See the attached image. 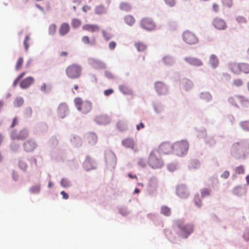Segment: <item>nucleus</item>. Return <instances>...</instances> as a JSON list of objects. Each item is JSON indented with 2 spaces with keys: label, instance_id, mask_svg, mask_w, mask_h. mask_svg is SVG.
Returning a JSON list of instances; mask_svg holds the SVG:
<instances>
[{
  "label": "nucleus",
  "instance_id": "1",
  "mask_svg": "<svg viewBox=\"0 0 249 249\" xmlns=\"http://www.w3.org/2000/svg\"><path fill=\"white\" fill-rule=\"evenodd\" d=\"M74 103L77 109L83 114H87L92 109V103L90 101L77 97L74 100Z\"/></svg>",
  "mask_w": 249,
  "mask_h": 249
},
{
  "label": "nucleus",
  "instance_id": "2",
  "mask_svg": "<svg viewBox=\"0 0 249 249\" xmlns=\"http://www.w3.org/2000/svg\"><path fill=\"white\" fill-rule=\"evenodd\" d=\"M82 71V67L80 65L73 64L67 67L66 74L70 79H77L81 76Z\"/></svg>",
  "mask_w": 249,
  "mask_h": 249
},
{
  "label": "nucleus",
  "instance_id": "3",
  "mask_svg": "<svg viewBox=\"0 0 249 249\" xmlns=\"http://www.w3.org/2000/svg\"><path fill=\"white\" fill-rule=\"evenodd\" d=\"M176 225L181 235L184 238H187L193 232L194 226L192 224H185L182 221H178L176 222Z\"/></svg>",
  "mask_w": 249,
  "mask_h": 249
},
{
  "label": "nucleus",
  "instance_id": "4",
  "mask_svg": "<svg viewBox=\"0 0 249 249\" xmlns=\"http://www.w3.org/2000/svg\"><path fill=\"white\" fill-rule=\"evenodd\" d=\"M229 103L232 105L239 107V105L244 107H249V100L242 96H234L229 98Z\"/></svg>",
  "mask_w": 249,
  "mask_h": 249
},
{
  "label": "nucleus",
  "instance_id": "5",
  "mask_svg": "<svg viewBox=\"0 0 249 249\" xmlns=\"http://www.w3.org/2000/svg\"><path fill=\"white\" fill-rule=\"evenodd\" d=\"M173 147L174 151L178 152L177 154H185L188 150L189 144L187 141L181 140L173 144Z\"/></svg>",
  "mask_w": 249,
  "mask_h": 249
},
{
  "label": "nucleus",
  "instance_id": "6",
  "mask_svg": "<svg viewBox=\"0 0 249 249\" xmlns=\"http://www.w3.org/2000/svg\"><path fill=\"white\" fill-rule=\"evenodd\" d=\"M182 38L185 43L189 45H194L198 42V39L196 35L189 31H185L182 34Z\"/></svg>",
  "mask_w": 249,
  "mask_h": 249
},
{
  "label": "nucleus",
  "instance_id": "7",
  "mask_svg": "<svg viewBox=\"0 0 249 249\" xmlns=\"http://www.w3.org/2000/svg\"><path fill=\"white\" fill-rule=\"evenodd\" d=\"M29 136V131L26 128H23L19 132L13 130L10 134V137L13 140H24Z\"/></svg>",
  "mask_w": 249,
  "mask_h": 249
},
{
  "label": "nucleus",
  "instance_id": "8",
  "mask_svg": "<svg viewBox=\"0 0 249 249\" xmlns=\"http://www.w3.org/2000/svg\"><path fill=\"white\" fill-rule=\"evenodd\" d=\"M141 27L148 31H151L155 29L156 24L150 18H145L141 21Z\"/></svg>",
  "mask_w": 249,
  "mask_h": 249
},
{
  "label": "nucleus",
  "instance_id": "9",
  "mask_svg": "<svg viewBox=\"0 0 249 249\" xmlns=\"http://www.w3.org/2000/svg\"><path fill=\"white\" fill-rule=\"evenodd\" d=\"M158 150L160 154H169L174 151L173 144H171L168 142H162L160 145Z\"/></svg>",
  "mask_w": 249,
  "mask_h": 249
},
{
  "label": "nucleus",
  "instance_id": "10",
  "mask_svg": "<svg viewBox=\"0 0 249 249\" xmlns=\"http://www.w3.org/2000/svg\"><path fill=\"white\" fill-rule=\"evenodd\" d=\"M89 64L96 69H105L106 65L103 62L94 58H90L89 60Z\"/></svg>",
  "mask_w": 249,
  "mask_h": 249
},
{
  "label": "nucleus",
  "instance_id": "11",
  "mask_svg": "<svg viewBox=\"0 0 249 249\" xmlns=\"http://www.w3.org/2000/svg\"><path fill=\"white\" fill-rule=\"evenodd\" d=\"M156 91L159 95H165L168 92L166 85L161 82H157L155 84Z\"/></svg>",
  "mask_w": 249,
  "mask_h": 249
},
{
  "label": "nucleus",
  "instance_id": "12",
  "mask_svg": "<svg viewBox=\"0 0 249 249\" xmlns=\"http://www.w3.org/2000/svg\"><path fill=\"white\" fill-rule=\"evenodd\" d=\"M149 164L153 168H160L162 165V161L157 157H150L149 159Z\"/></svg>",
  "mask_w": 249,
  "mask_h": 249
},
{
  "label": "nucleus",
  "instance_id": "13",
  "mask_svg": "<svg viewBox=\"0 0 249 249\" xmlns=\"http://www.w3.org/2000/svg\"><path fill=\"white\" fill-rule=\"evenodd\" d=\"M122 144L126 148H130L136 150V144L134 140L132 138H127L124 139L122 142Z\"/></svg>",
  "mask_w": 249,
  "mask_h": 249
},
{
  "label": "nucleus",
  "instance_id": "14",
  "mask_svg": "<svg viewBox=\"0 0 249 249\" xmlns=\"http://www.w3.org/2000/svg\"><path fill=\"white\" fill-rule=\"evenodd\" d=\"M85 140L89 144L92 145L96 143L98 138L95 133L89 132L86 135Z\"/></svg>",
  "mask_w": 249,
  "mask_h": 249
},
{
  "label": "nucleus",
  "instance_id": "15",
  "mask_svg": "<svg viewBox=\"0 0 249 249\" xmlns=\"http://www.w3.org/2000/svg\"><path fill=\"white\" fill-rule=\"evenodd\" d=\"M70 26L68 23H62L59 28V34L61 36H64L70 31Z\"/></svg>",
  "mask_w": 249,
  "mask_h": 249
},
{
  "label": "nucleus",
  "instance_id": "16",
  "mask_svg": "<svg viewBox=\"0 0 249 249\" xmlns=\"http://www.w3.org/2000/svg\"><path fill=\"white\" fill-rule=\"evenodd\" d=\"M68 111V107L66 104L61 103L58 108V113L61 118H63L67 115Z\"/></svg>",
  "mask_w": 249,
  "mask_h": 249
},
{
  "label": "nucleus",
  "instance_id": "17",
  "mask_svg": "<svg viewBox=\"0 0 249 249\" xmlns=\"http://www.w3.org/2000/svg\"><path fill=\"white\" fill-rule=\"evenodd\" d=\"M36 144L32 140H29L24 143L23 147L24 150L27 152H32L36 148Z\"/></svg>",
  "mask_w": 249,
  "mask_h": 249
},
{
  "label": "nucleus",
  "instance_id": "18",
  "mask_svg": "<svg viewBox=\"0 0 249 249\" xmlns=\"http://www.w3.org/2000/svg\"><path fill=\"white\" fill-rule=\"evenodd\" d=\"M213 25L218 30H223L226 27V24L224 20L219 18H215L213 21Z\"/></svg>",
  "mask_w": 249,
  "mask_h": 249
},
{
  "label": "nucleus",
  "instance_id": "19",
  "mask_svg": "<svg viewBox=\"0 0 249 249\" xmlns=\"http://www.w3.org/2000/svg\"><path fill=\"white\" fill-rule=\"evenodd\" d=\"M82 29L84 31L94 33L99 31L100 27L97 25L87 24L84 25L82 27Z\"/></svg>",
  "mask_w": 249,
  "mask_h": 249
},
{
  "label": "nucleus",
  "instance_id": "20",
  "mask_svg": "<svg viewBox=\"0 0 249 249\" xmlns=\"http://www.w3.org/2000/svg\"><path fill=\"white\" fill-rule=\"evenodd\" d=\"M177 194L181 198H186L189 195L186 187L182 185L178 186L177 187Z\"/></svg>",
  "mask_w": 249,
  "mask_h": 249
},
{
  "label": "nucleus",
  "instance_id": "21",
  "mask_svg": "<svg viewBox=\"0 0 249 249\" xmlns=\"http://www.w3.org/2000/svg\"><path fill=\"white\" fill-rule=\"evenodd\" d=\"M34 81V79L33 77H28L20 82V87L22 89L28 88L33 83Z\"/></svg>",
  "mask_w": 249,
  "mask_h": 249
},
{
  "label": "nucleus",
  "instance_id": "22",
  "mask_svg": "<svg viewBox=\"0 0 249 249\" xmlns=\"http://www.w3.org/2000/svg\"><path fill=\"white\" fill-rule=\"evenodd\" d=\"M185 60L190 64L196 66H201L203 64L200 59L195 57H188L185 58Z\"/></svg>",
  "mask_w": 249,
  "mask_h": 249
},
{
  "label": "nucleus",
  "instance_id": "23",
  "mask_svg": "<svg viewBox=\"0 0 249 249\" xmlns=\"http://www.w3.org/2000/svg\"><path fill=\"white\" fill-rule=\"evenodd\" d=\"M241 63H231L230 64V70L235 74L241 73Z\"/></svg>",
  "mask_w": 249,
  "mask_h": 249
},
{
  "label": "nucleus",
  "instance_id": "24",
  "mask_svg": "<svg viewBox=\"0 0 249 249\" xmlns=\"http://www.w3.org/2000/svg\"><path fill=\"white\" fill-rule=\"evenodd\" d=\"M82 41L85 44H89L90 46L96 45V41L95 37H93L91 40L88 36H84L81 38Z\"/></svg>",
  "mask_w": 249,
  "mask_h": 249
},
{
  "label": "nucleus",
  "instance_id": "25",
  "mask_svg": "<svg viewBox=\"0 0 249 249\" xmlns=\"http://www.w3.org/2000/svg\"><path fill=\"white\" fill-rule=\"evenodd\" d=\"M71 144L75 147H78L82 145V141L81 139L77 136H72L71 138Z\"/></svg>",
  "mask_w": 249,
  "mask_h": 249
},
{
  "label": "nucleus",
  "instance_id": "26",
  "mask_svg": "<svg viewBox=\"0 0 249 249\" xmlns=\"http://www.w3.org/2000/svg\"><path fill=\"white\" fill-rule=\"evenodd\" d=\"M119 88L120 90L124 94H131L132 93L131 89L126 85H120Z\"/></svg>",
  "mask_w": 249,
  "mask_h": 249
},
{
  "label": "nucleus",
  "instance_id": "27",
  "mask_svg": "<svg viewBox=\"0 0 249 249\" xmlns=\"http://www.w3.org/2000/svg\"><path fill=\"white\" fill-rule=\"evenodd\" d=\"M119 7L121 10L125 12H128L130 11L131 9V5L129 3L126 2H121L120 4Z\"/></svg>",
  "mask_w": 249,
  "mask_h": 249
},
{
  "label": "nucleus",
  "instance_id": "28",
  "mask_svg": "<svg viewBox=\"0 0 249 249\" xmlns=\"http://www.w3.org/2000/svg\"><path fill=\"white\" fill-rule=\"evenodd\" d=\"M210 63L213 68H215L218 65L219 61L215 55L212 54L210 58Z\"/></svg>",
  "mask_w": 249,
  "mask_h": 249
},
{
  "label": "nucleus",
  "instance_id": "29",
  "mask_svg": "<svg viewBox=\"0 0 249 249\" xmlns=\"http://www.w3.org/2000/svg\"><path fill=\"white\" fill-rule=\"evenodd\" d=\"M125 22L129 26H132L135 22V20L133 16L131 15L126 16L124 18Z\"/></svg>",
  "mask_w": 249,
  "mask_h": 249
},
{
  "label": "nucleus",
  "instance_id": "30",
  "mask_svg": "<svg viewBox=\"0 0 249 249\" xmlns=\"http://www.w3.org/2000/svg\"><path fill=\"white\" fill-rule=\"evenodd\" d=\"M161 213L165 216H168L171 214V210L170 208L166 206L161 207Z\"/></svg>",
  "mask_w": 249,
  "mask_h": 249
},
{
  "label": "nucleus",
  "instance_id": "31",
  "mask_svg": "<svg viewBox=\"0 0 249 249\" xmlns=\"http://www.w3.org/2000/svg\"><path fill=\"white\" fill-rule=\"evenodd\" d=\"M135 46L139 52L144 51L146 49V46L142 42H138L135 44Z\"/></svg>",
  "mask_w": 249,
  "mask_h": 249
},
{
  "label": "nucleus",
  "instance_id": "32",
  "mask_svg": "<svg viewBox=\"0 0 249 249\" xmlns=\"http://www.w3.org/2000/svg\"><path fill=\"white\" fill-rule=\"evenodd\" d=\"M95 11L96 14L99 15L104 14L106 13V8L102 5L96 7Z\"/></svg>",
  "mask_w": 249,
  "mask_h": 249
},
{
  "label": "nucleus",
  "instance_id": "33",
  "mask_svg": "<svg viewBox=\"0 0 249 249\" xmlns=\"http://www.w3.org/2000/svg\"><path fill=\"white\" fill-rule=\"evenodd\" d=\"M211 95L207 92H202L200 94V98L206 101H209L212 99Z\"/></svg>",
  "mask_w": 249,
  "mask_h": 249
},
{
  "label": "nucleus",
  "instance_id": "34",
  "mask_svg": "<svg viewBox=\"0 0 249 249\" xmlns=\"http://www.w3.org/2000/svg\"><path fill=\"white\" fill-rule=\"evenodd\" d=\"M241 72H243L245 73H249V64L247 63H241Z\"/></svg>",
  "mask_w": 249,
  "mask_h": 249
},
{
  "label": "nucleus",
  "instance_id": "35",
  "mask_svg": "<svg viewBox=\"0 0 249 249\" xmlns=\"http://www.w3.org/2000/svg\"><path fill=\"white\" fill-rule=\"evenodd\" d=\"M81 24V21L78 18H73L71 20L72 26L74 28L79 27Z\"/></svg>",
  "mask_w": 249,
  "mask_h": 249
},
{
  "label": "nucleus",
  "instance_id": "36",
  "mask_svg": "<svg viewBox=\"0 0 249 249\" xmlns=\"http://www.w3.org/2000/svg\"><path fill=\"white\" fill-rule=\"evenodd\" d=\"M29 40H30V36L29 35H27L25 36L24 42H23V45L25 48V50L26 51H28L29 46Z\"/></svg>",
  "mask_w": 249,
  "mask_h": 249
},
{
  "label": "nucleus",
  "instance_id": "37",
  "mask_svg": "<svg viewBox=\"0 0 249 249\" xmlns=\"http://www.w3.org/2000/svg\"><path fill=\"white\" fill-rule=\"evenodd\" d=\"M211 195L210 189L207 188H204L201 190V196L203 198L206 196H209Z\"/></svg>",
  "mask_w": 249,
  "mask_h": 249
},
{
  "label": "nucleus",
  "instance_id": "38",
  "mask_svg": "<svg viewBox=\"0 0 249 249\" xmlns=\"http://www.w3.org/2000/svg\"><path fill=\"white\" fill-rule=\"evenodd\" d=\"M23 99L22 98H17L14 101V105L16 107H20L23 105Z\"/></svg>",
  "mask_w": 249,
  "mask_h": 249
},
{
  "label": "nucleus",
  "instance_id": "39",
  "mask_svg": "<svg viewBox=\"0 0 249 249\" xmlns=\"http://www.w3.org/2000/svg\"><path fill=\"white\" fill-rule=\"evenodd\" d=\"M23 58L19 57L17 62L16 67H15L16 69L17 70H19L20 69V68L21 67V66L23 64Z\"/></svg>",
  "mask_w": 249,
  "mask_h": 249
},
{
  "label": "nucleus",
  "instance_id": "40",
  "mask_svg": "<svg viewBox=\"0 0 249 249\" xmlns=\"http://www.w3.org/2000/svg\"><path fill=\"white\" fill-rule=\"evenodd\" d=\"M60 184L64 188L68 187L71 185L70 181L66 178L62 179L60 182Z\"/></svg>",
  "mask_w": 249,
  "mask_h": 249
},
{
  "label": "nucleus",
  "instance_id": "41",
  "mask_svg": "<svg viewBox=\"0 0 249 249\" xmlns=\"http://www.w3.org/2000/svg\"><path fill=\"white\" fill-rule=\"evenodd\" d=\"M56 31V26L54 24L50 25L49 28V34L51 35H54Z\"/></svg>",
  "mask_w": 249,
  "mask_h": 249
},
{
  "label": "nucleus",
  "instance_id": "42",
  "mask_svg": "<svg viewBox=\"0 0 249 249\" xmlns=\"http://www.w3.org/2000/svg\"><path fill=\"white\" fill-rule=\"evenodd\" d=\"M241 125L244 130L249 131V121H244L242 122Z\"/></svg>",
  "mask_w": 249,
  "mask_h": 249
},
{
  "label": "nucleus",
  "instance_id": "43",
  "mask_svg": "<svg viewBox=\"0 0 249 249\" xmlns=\"http://www.w3.org/2000/svg\"><path fill=\"white\" fill-rule=\"evenodd\" d=\"M194 201L197 207H200L202 205L201 200L200 199L198 196H195L194 198Z\"/></svg>",
  "mask_w": 249,
  "mask_h": 249
},
{
  "label": "nucleus",
  "instance_id": "44",
  "mask_svg": "<svg viewBox=\"0 0 249 249\" xmlns=\"http://www.w3.org/2000/svg\"><path fill=\"white\" fill-rule=\"evenodd\" d=\"M40 190V188L39 186H35L31 188L30 191L32 193H38Z\"/></svg>",
  "mask_w": 249,
  "mask_h": 249
},
{
  "label": "nucleus",
  "instance_id": "45",
  "mask_svg": "<svg viewBox=\"0 0 249 249\" xmlns=\"http://www.w3.org/2000/svg\"><path fill=\"white\" fill-rule=\"evenodd\" d=\"M163 60L166 64H171L173 62L172 58L170 56H165L163 58Z\"/></svg>",
  "mask_w": 249,
  "mask_h": 249
},
{
  "label": "nucleus",
  "instance_id": "46",
  "mask_svg": "<svg viewBox=\"0 0 249 249\" xmlns=\"http://www.w3.org/2000/svg\"><path fill=\"white\" fill-rule=\"evenodd\" d=\"M103 35L104 37L107 40H108L110 39L111 37V35L110 33L107 32L104 30L102 31Z\"/></svg>",
  "mask_w": 249,
  "mask_h": 249
},
{
  "label": "nucleus",
  "instance_id": "47",
  "mask_svg": "<svg viewBox=\"0 0 249 249\" xmlns=\"http://www.w3.org/2000/svg\"><path fill=\"white\" fill-rule=\"evenodd\" d=\"M235 172L237 174H241L244 173V168L243 166H239L235 169Z\"/></svg>",
  "mask_w": 249,
  "mask_h": 249
},
{
  "label": "nucleus",
  "instance_id": "48",
  "mask_svg": "<svg viewBox=\"0 0 249 249\" xmlns=\"http://www.w3.org/2000/svg\"><path fill=\"white\" fill-rule=\"evenodd\" d=\"M59 141L56 137L52 138L50 140V143L53 146H56L58 145Z\"/></svg>",
  "mask_w": 249,
  "mask_h": 249
},
{
  "label": "nucleus",
  "instance_id": "49",
  "mask_svg": "<svg viewBox=\"0 0 249 249\" xmlns=\"http://www.w3.org/2000/svg\"><path fill=\"white\" fill-rule=\"evenodd\" d=\"M236 21L239 23H245L247 20L243 16H238L236 18Z\"/></svg>",
  "mask_w": 249,
  "mask_h": 249
},
{
  "label": "nucleus",
  "instance_id": "50",
  "mask_svg": "<svg viewBox=\"0 0 249 249\" xmlns=\"http://www.w3.org/2000/svg\"><path fill=\"white\" fill-rule=\"evenodd\" d=\"M105 76L108 79H113L114 76L113 74L109 71H105Z\"/></svg>",
  "mask_w": 249,
  "mask_h": 249
},
{
  "label": "nucleus",
  "instance_id": "51",
  "mask_svg": "<svg viewBox=\"0 0 249 249\" xmlns=\"http://www.w3.org/2000/svg\"><path fill=\"white\" fill-rule=\"evenodd\" d=\"M164 1L166 4L170 7L174 6L176 4L175 0H164Z\"/></svg>",
  "mask_w": 249,
  "mask_h": 249
},
{
  "label": "nucleus",
  "instance_id": "52",
  "mask_svg": "<svg viewBox=\"0 0 249 249\" xmlns=\"http://www.w3.org/2000/svg\"><path fill=\"white\" fill-rule=\"evenodd\" d=\"M233 84L236 86L239 87L241 86L242 84V81L240 79H235L233 81Z\"/></svg>",
  "mask_w": 249,
  "mask_h": 249
},
{
  "label": "nucleus",
  "instance_id": "53",
  "mask_svg": "<svg viewBox=\"0 0 249 249\" xmlns=\"http://www.w3.org/2000/svg\"><path fill=\"white\" fill-rule=\"evenodd\" d=\"M224 4L225 5L231 7L232 4V0H222Z\"/></svg>",
  "mask_w": 249,
  "mask_h": 249
},
{
  "label": "nucleus",
  "instance_id": "54",
  "mask_svg": "<svg viewBox=\"0 0 249 249\" xmlns=\"http://www.w3.org/2000/svg\"><path fill=\"white\" fill-rule=\"evenodd\" d=\"M242 190L243 189L241 188L236 187L234 189L233 192L235 195L238 196Z\"/></svg>",
  "mask_w": 249,
  "mask_h": 249
},
{
  "label": "nucleus",
  "instance_id": "55",
  "mask_svg": "<svg viewBox=\"0 0 249 249\" xmlns=\"http://www.w3.org/2000/svg\"><path fill=\"white\" fill-rule=\"evenodd\" d=\"M113 90L112 89H106L104 91V94L107 96L111 94L113 92Z\"/></svg>",
  "mask_w": 249,
  "mask_h": 249
},
{
  "label": "nucleus",
  "instance_id": "56",
  "mask_svg": "<svg viewBox=\"0 0 249 249\" xmlns=\"http://www.w3.org/2000/svg\"><path fill=\"white\" fill-rule=\"evenodd\" d=\"M116 42L114 41H111L109 43L108 46L110 50H114L116 47Z\"/></svg>",
  "mask_w": 249,
  "mask_h": 249
},
{
  "label": "nucleus",
  "instance_id": "57",
  "mask_svg": "<svg viewBox=\"0 0 249 249\" xmlns=\"http://www.w3.org/2000/svg\"><path fill=\"white\" fill-rule=\"evenodd\" d=\"M18 124V119L17 117H15L13 119V123L11 125V127H14L16 125Z\"/></svg>",
  "mask_w": 249,
  "mask_h": 249
},
{
  "label": "nucleus",
  "instance_id": "58",
  "mask_svg": "<svg viewBox=\"0 0 249 249\" xmlns=\"http://www.w3.org/2000/svg\"><path fill=\"white\" fill-rule=\"evenodd\" d=\"M230 175V173L229 172V171H225L222 175H221V177L223 178H228V177Z\"/></svg>",
  "mask_w": 249,
  "mask_h": 249
},
{
  "label": "nucleus",
  "instance_id": "59",
  "mask_svg": "<svg viewBox=\"0 0 249 249\" xmlns=\"http://www.w3.org/2000/svg\"><path fill=\"white\" fill-rule=\"evenodd\" d=\"M91 9L90 7L88 5H85L82 7V10L84 12L86 13Z\"/></svg>",
  "mask_w": 249,
  "mask_h": 249
},
{
  "label": "nucleus",
  "instance_id": "60",
  "mask_svg": "<svg viewBox=\"0 0 249 249\" xmlns=\"http://www.w3.org/2000/svg\"><path fill=\"white\" fill-rule=\"evenodd\" d=\"M60 194L63 196L64 199H67L69 198V195L65 191H61Z\"/></svg>",
  "mask_w": 249,
  "mask_h": 249
},
{
  "label": "nucleus",
  "instance_id": "61",
  "mask_svg": "<svg viewBox=\"0 0 249 249\" xmlns=\"http://www.w3.org/2000/svg\"><path fill=\"white\" fill-rule=\"evenodd\" d=\"M218 9H219L218 5L217 4H216V3H213V10L214 12H217L218 11Z\"/></svg>",
  "mask_w": 249,
  "mask_h": 249
},
{
  "label": "nucleus",
  "instance_id": "62",
  "mask_svg": "<svg viewBox=\"0 0 249 249\" xmlns=\"http://www.w3.org/2000/svg\"><path fill=\"white\" fill-rule=\"evenodd\" d=\"M144 125L142 123H141L139 125H137L136 126L137 129L138 130H140V128H144Z\"/></svg>",
  "mask_w": 249,
  "mask_h": 249
},
{
  "label": "nucleus",
  "instance_id": "63",
  "mask_svg": "<svg viewBox=\"0 0 249 249\" xmlns=\"http://www.w3.org/2000/svg\"><path fill=\"white\" fill-rule=\"evenodd\" d=\"M68 54V53L67 52H61L59 53V55L61 57L67 56Z\"/></svg>",
  "mask_w": 249,
  "mask_h": 249
},
{
  "label": "nucleus",
  "instance_id": "64",
  "mask_svg": "<svg viewBox=\"0 0 249 249\" xmlns=\"http://www.w3.org/2000/svg\"><path fill=\"white\" fill-rule=\"evenodd\" d=\"M46 85L45 84H43L40 87V89L43 91H46Z\"/></svg>",
  "mask_w": 249,
  "mask_h": 249
}]
</instances>
